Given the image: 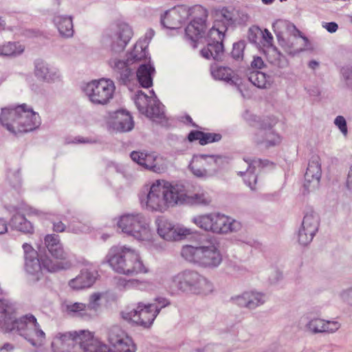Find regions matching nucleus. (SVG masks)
Segmentation results:
<instances>
[{
    "mask_svg": "<svg viewBox=\"0 0 352 352\" xmlns=\"http://www.w3.org/2000/svg\"><path fill=\"white\" fill-rule=\"evenodd\" d=\"M114 127L120 131L126 132L131 131L133 126V121L129 112L119 110L115 113Z\"/></svg>",
    "mask_w": 352,
    "mask_h": 352,
    "instance_id": "31",
    "label": "nucleus"
},
{
    "mask_svg": "<svg viewBox=\"0 0 352 352\" xmlns=\"http://www.w3.org/2000/svg\"><path fill=\"white\" fill-rule=\"evenodd\" d=\"M181 254L186 261L204 267H215L221 261V256L217 248L209 242L197 247L184 245Z\"/></svg>",
    "mask_w": 352,
    "mask_h": 352,
    "instance_id": "6",
    "label": "nucleus"
},
{
    "mask_svg": "<svg viewBox=\"0 0 352 352\" xmlns=\"http://www.w3.org/2000/svg\"><path fill=\"white\" fill-rule=\"evenodd\" d=\"M245 182H247V177H248L249 179L252 180V182H248V186L250 187L251 189H254V184H256V177L255 176L254 174L253 173H250L249 171H248L245 174Z\"/></svg>",
    "mask_w": 352,
    "mask_h": 352,
    "instance_id": "54",
    "label": "nucleus"
},
{
    "mask_svg": "<svg viewBox=\"0 0 352 352\" xmlns=\"http://www.w3.org/2000/svg\"><path fill=\"white\" fill-rule=\"evenodd\" d=\"M290 32L293 36V41L296 44L298 43L300 39H302L304 42V45H305L308 42V39L306 36L302 35V33L298 30L295 25H292L291 27Z\"/></svg>",
    "mask_w": 352,
    "mask_h": 352,
    "instance_id": "48",
    "label": "nucleus"
},
{
    "mask_svg": "<svg viewBox=\"0 0 352 352\" xmlns=\"http://www.w3.org/2000/svg\"><path fill=\"white\" fill-rule=\"evenodd\" d=\"M221 138L222 135L219 133H206L200 131H192L188 135L189 142L198 140L199 143L203 146L219 142Z\"/></svg>",
    "mask_w": 352,
    "mask_h": 352,
    "instance_id": "30",
    "label": "nucleus"
},
{
    "mask_svg": "<svg viewBox=\"0 0 352 352\" xmlns=\"http://www.w3.org/2000/svg\"><path fill=\"white\" fill-rule=\"evenodd\" d=\"M189 15H192L194 19L185 29L186 36L192 41L196 42L202 38L205 34L208 17V12L204 7L196 5L190 9Z\"/></svg>",
    "mask_w": 352,
    "mask_h": 352,
    "instance_id": "14",
    "label": "nucleus"
},
{
    "mask_svg": "<svg viewBox=\"0 0 352 352\" xmlns=\"http://www.w3.org/2000/svg\"><path fill=\"white\" fill-rule=\"evenodd\" d=\"M156 224L157 234L167 241H180L192 233L190 229L182 225H175L164 218L157 219Z\"/></svg>",
    "mask_w": 352,
    "mask_h": 352,
    "instance_id": "15",
    "label": "nucleus"
},
{
    "mask_svg": "<svg viewBox=\"0 0 352 352\" xmlns=\"http://www.w3.org/2000/svg\"><path fill=\"white\" fill-rule=\"evenodd\" d=\"M257 36L261 37L260 42L263 46L270 47L272 45L274 38L267 29H265L264 30H262L259 28L251 29L250 39L254 43H258Z\"/></svg>",
    "mask_w": 352,
    "mask_h": 352,
    "instance_id": "34",
    "label": "nucleus"
},
{
    "mask_svg": "<svg viewBox=\"0 0 352 352\" xmlns=\"http://www.w3.org/2000/svg\"><path fill=\"white\" fill-rule=\"evenodd\" d=\"M213 213L200 214L193 217L192 221L199 228L211 231Z\"/></svg>",
    "mask_w": 352,
    "mask_h": 352,
    "instance_id": "43",
    "label": "nucleus"
},
{
    "mask_svg": "<svg viewBox=\"0 0 352 352\" xmlns=\"http://www.w3.org/2000/svg\"><path fill=\"white\" fill-rule=\"evenodd\" d=\"M12 349V346L10 344H6L3 346V347L1 349V350H3V349L9 350V349Z\"/></svg>",
    "mask_w": 352,
    "mask_h": 352,
    "instance_id": "64",
    "label": "nucleus"
},
{
    "mask_svg": "<svg viewBox=\"0 0 352 352\" xmlns=\"http://www.w3.org/2000/svg\"><path fill=\"white\" fill-rule=\"evenodd\" d=\"M321 177V166L318 157H314L309 162L305 174L304 188L307 191H312L319 186Z\"/></svg>",
    "mask_w": 352,
    "mask_h": 352,
    "instance_id": "21",
    "label": "nucleus"
},
{
    "mask_svg": "<svg viewBox=\"0 0 352 352\" xmlns=\"http://www.w3.org/2000/svg\"><path fill=\"white\" fill-rule=\"evenodd\" d=\"M132 35V30L128 24L121 23L118 25L117 43L119 49L118 50H124L131 40Z\"/></svg>",
    "mask_w": 352,
    "mask_h": 352,
    "instance_id": "36",
    "label": "nucleus"
},
{
    "mask_svg": "<svg viewBox=\"0 0 352 352\" xmlns=\"http://www.w3.org/2000/svg\"><path fill=\"white\" fill-rule=\"evenodd\" d=\"M201 56L207 59L212 58L218 60L220 54L223 53V43L217 42H208L206 47L200 52Z\"/></svg>",
    "mask_w": 352,
    "mask_h": 352,
    "instance_id": "38",
    "label": "nucleus"
},
{
    "mask_svg": "<svg viewBox=\"0 0 352 352\" xmlns=\"http://www.w3.org/2000/svg\"><path fill=\"white\" fill-rule=\"evenodd\" d=\"M179 186L164 180H157L150 187L145 199L147 210L163 212L179 204Z\"/></svg>",
    "mask_w": 352,
    "mask_h": 352,
    "instance_id": "4",
    "label": "nucleus"
},
{
    "mask_svg": "<svg viewBox=\"0 0 352 352\" xmlns=\"http://www.w3.org/2000/svg\"><path fill=\"white\" fill-rule=\"evenodd\" d=\"M251 66L252 68L258 69H262L264 66V62L263 59L259 56L254 57L253 60L252 61Z\"/></svg>",
    "mask_w": 352,
    "mask_h": 352,
    "instance_id": "51",
    "label": "nucleus"
},
{
    "mask_svg": "<svg viewBox=\"0 0 352 352\" xmlns=\"http://www.w3.org/2000/svg\"><path fill=\"white\" fill-rule=\"evenodd\" d=\"M233 300L239 307L253 309L262 305L265 300V296L261 293L244 292L241 296L234 298Z\"/></svg>",
    "mask_w": 352,
    "mask_h": 352,
    "instance_id": "27",
    "label": "nucleus"
},
{
    "mask_svg": "<svg viewBox=\"0 0 352 352\" xmlns=\"http://www.w3.org/2000/svg\"><path fill=\"white\" fill-rule=\"evenodd\" d=\"M105 337L114 352H135L132 339L120 326L113 325L105 331Z\"/></svg>",
    "mask_w": 352,
    "mask_h": 352,
    "instance_id": "12",
    "label": "nucleus"
},
{
    "mask_svg": "<svg viewBox=\"0 0 352 352\" xmlns=\"http://www.w3.org/2000/svg\"><path fill=\"white\" fill-rule=\"evenodd\" d=\"M54 22L62 36L69 37L73 35V23L70 17L57 16L54 18Z\"/></svg>",
    "mask_w": 352,
    "mask_h": 352,
    "instance_id": "37",
    "label": "nucleus"
},
{
    "mask_svg": "<svg viewBox=\"0 0 352 352\" xmlns=\"http://www.w3.org/2000/svg\"><path fill=\"white\" fill-rule=\"evenodd\" d=\"M0 124L8 132L19 135L31 132L41 124V117L26 104L1 109Z\"/></svg>",
    "mask_w": 352,
    "mask_h": 352,
    "instance_id": "2",
    "label": "nucleus"
},
{
    "mask_svg": "<svg viewBox=\"0 0 352 352\" xmlns=\"http://www.w3.org/2000/svg\"><path fill=\"white\" fill-rule=\"evenodd\" d=\"M236 16L235 10L233 8H223L215 10L214 12V21L219 22L221 24H226V27L234 21Z\"/></svg>",
    "mask_w": 352,
    "mask_h": 352,
    "instance_id": "39",
    "label": "nucleus"
},
{
    "mask_svg": "<svg viewBox=\"0 0 352 352\" xmlns=\"http://www.w3.org/2000/svg\"><path fill=\"white\" fill-rule=\"evenodd\" d=\"M232 55L235 58H239L243 56V51L241 50L239 44L234 45Z\"/></svg>",
    "mask_w": 352,
    "mask_h": 352,
    "instance_id": "55",
    "label": "nucleus"
},
{
    "mask_svg": "<svg viewBox=\"0 0 352 352\" xmlns=\"http://www.w3.org/2000/svg\"><path fill=\"white\" fill-rule=\"evenodd\" d=\"M74 345H78L82 352H108V346L95 337L94 332L89 330L70 331Z\"/></svg>",
    "mask_w": 352,
    "mask_h": 352,
    "instance_id": "13",
    "label": "nucleus"
},
{
    "mask_svg": "<svg viewBox=\"0 0 352 352\" xmlns=\"http://www.w3.org/2000/svg\"><path fill=\"white\" fill-rule=\"evenodd\" d=\"M322 26L330 33L336 32L338 28V24L335 22L324 23Z\"/></svg>",
    "mask_w": 352,
    "mask_h": 352,
    "instance_id": "53",
    "label": "nucleus"
},
{
    "mask_svg": "<svg viewBox=\"0 0 352 352\" xmlns=\"http://www.w3.org/2000/svg\"><path fill=\"white\" fill-rule=\"evenodd\" d=\"M52 352H80L75 349L70 331L57 333L52 342Z\"/></svg>",
    "mask_w": 352,
    "mask_h": 352,
    "instance_id": "24",
    "label": "nucleus"
},
{
    "mask_svg": "<svg viewBox=\"0 0 352 352\" xmlns=\"http://www.w3.org/2000/svg\"><path fill=\"white\" fill-rule=\"evenodd\" d=\"M23 249L25 252V270L32 276L30 281L33 283L38 281L43 276L41 258H36L37 252L30 244L24 243Z\"/></svg>",
    "mask_w": 352,
    "mask_h": 352,
    "instance_id": "18",
    "label": "nucleus"
},
{
    "mask_svg": "<svg viewBox=\"0 0 352 352\" xmlns=\"http://www.w3.org/2000/svg\"><path fill=\"white\" fill-rule=\"evenodd\" d=\"M34 73L38 78L44 80L50 81L54 79L55 73H52L42 60L36 61Z\"/></svg>",
    "mask_w": 352,
    "mask_h": 352,
    "instance_id": "42",
    "label": "nucleus"
},
{
    "mask_svg": "<svg viewBox=\"0 0 352 352\" xmlns=\"http://www.w3.org/2000/svg\"><path fill=\"white\" fill-rule=\"evenodd\" d=\"M155 72L154 67L150 64H143L137 71V77L142 87L148 88L153 85L152 75Z\"/></svg>",
    "mask_w": 352,
    "mask_h": 352,
    "instance_id": "32",
    "label": "nucleus"
},
{
    "mask_svg": "<svg viewBox=\"0 0 352 352\" xmlns=\"http://www.w3.org/2000/svg\"><path fill=\"white\" fill-rule=\"evenodd\" d=\"M53 230L56 232H63L66 230V226L61 221H54Z\"/></svg>",
    "mask_w": 352,
    "mask_h": 352,
    "instance_id": "52",
    "label": "nucleus"
},
{
    "mask_svg": "<svg viewBox=\"0 0 352 352\" xmlns=\"http://www.w3.org/2000/svg\"><path fill=\"white\" fill-rule=\"evenodd\" d=\"M248 79L258 88H266L270 84V77L258 70L250 72Z\"/></svg>",
    "mask_w": 352,
    "mask_h": 352,
    "instance_id": "40",
    "label": "nucleus"
},
{
    "mask_svg": "<svg viewBox=\"0 0 352 352\" xmlns=\"http://www.w3.org/2000/svg\"><path fill=\"white\" fill-rule=\"evenodd\" d=\"M64 311L71 316L80 317L85 319L93 318L87 309V304L79 302H68L64 305Z\"/></svg>",
    "mask_w": 352,
    "mask_h": 352,
    "instance_id": "29",
    "label": "nucleus"
},
{
    "mask_svg": "<svg viewBox=\"0 0 352 352\" xmlns=\"http://www.w3.org/2000/svg\"><path fill=\"white\" fill-rule=\"evenodd\" d=\"M342 74L345 79L352 80V67L351 68H349V67L342 68Z\"/></svg>",
    "mask_w": 352,
    "mask_h": 352,
    "instance_id": "56",
    "label": "nucleus"
},
{
    "mask_svg": "<svg viewBox=\"0 0 352 352\" xmlns=\"http://www.w3.org/2000/svg\"><path fill=\"white\" fill-rule=\"evenodd\" d=\"M309 66L311 69H316L318 66V63L315 60H311L309 63Z\"/></svg>",
    "mask_w": 352,
    "mask_h": 352,
    "instance_id": "60",
    "label": "nucleus"
},
{
    "mask_svg": "<svg viewBox=\"0 0 352 352\" xmlns=\"http://www.w3.org/2000/svg\"><path fill=\"white\" fill-rule=\"evenodd\" d=\"M45 246L50 254L56 259V261L45 256L41 258V268L50 272H55L71 267V262L67 259V254L60 242L58 236L47 234L44 239Z\"/></svg>",
    "mask_w": 352,
    "mask_h": 352,
    "instance_id": "8",
    "label": "nucleus"
},
{
    "mask_svg": "<svg viewBox=\"0 0 352 352\" xmlns=\"http://www.w3.org/2000/svg\"><path fill=\"white\" fill-rule=\"evenodd\" d=\"M0 328L6 332H17L35 346L45 342V333L34 316L29 314L16 319L13 306L3 300H0Z\"/></svg>",
    "mask_w": 352,
    "mask_h": 352,
    "instance_id": "1",
    "label": "nucleus"
},
{
    "mask_svg": "<svg viewBox=\"0 0 352 352\" xmlns=\"http://www.w3.org/2000/svg\"><path fill=\"white\" fill-rule=\"evenodd\" d=\"M159 309L155 304L143 305L139 304L136 309L126 308L121 312L123 319L132 321L143 327H149L155 320Z\"/></svg>",
    "mask_w": 352,
    "mask_h": 352,
    "instance_id": "11",
    "label": "nucleus"
},
{
    "mask_svg": "<svg viewBox=\"0 0 352 352\" xmlns=\"http://www.w3.org/2000/svg\"><path fill=\"white\" fill-rule=\"evenodd\" d=\"M6 27L5 21L0 17V31L4 30Z\"/></svg>",
    "mask_w": 352,
    "mask_h": 352,
    "instance_id": "62",
    "label": "nucleus"
},
{
    "mask_svg": "<svg viewBox=\"0 0 352 352\" xmlns=\"http://www.w3.org/2000/svg\"><path fill=\"white\" fill-rule=\"evenodd\" d=\"M173 291L206 294L212 291V285L198 273L184 271L175 275L169 283Z\"/></svg>",
    "mask_w": 352,
    "mask_h": 352,
    "instance_id": "5",
    "label": "nucleus"
},
{
    "mask_svg": "<svg viewBox=\"0 0 352 352\" xmlns=\"http://www.w3.org/2000/svg\"><path fill=\"white\" fill-rule=\"evenodd\" d=\"M289 53H297V52H301L302 50H303V46L302 45H300L299 47H294V43H292V46L291 47H289Z\"/></svg>",
    "mask_w": 352,
    "mask_h": 352,
    "instance_id": "59",
    "label": "nucleus"
},
{
    "mask_svg": "<svg viewBox=\"0 0 352 352\" xmlns=\"http://www.w3.org/2000/svg\"><path fill=\"white\" fill-rule=\"evenodd\" d=\"M223 162V157L219 155H197L193 156L189 168L197 177H204L208 175V170H214Z\"/></svg>",
    "mask_w": 352,
    "mask_h": 352,
    "instance_id": "16",
    "label": "nucleus"
},
{
    "mask_svg": "<svg viewBox=\"0 0 352 352\" xmlns=\"http://www.w3.org/2000/svg\"><path fill=\"white\" fill-rule=\"evenodd\" d=\"M96 281V277L87 270H82L80 274L68 282L69 288L74 291L85 289L91 287Z\"/></svg>",
    "mask_w": 352,
    "mask_h": 352,
    "instance_id": "26",
    "label": "nucleus"
},
{
    "mask_svg": "<svg viewBox=\"0 0 352 352\" xmlns=\"http://www.w3.org/2000/svg\"><path fill=\"white\" fill-rule=\"evenodd\" d=\"M347 296H348V302H349V303L352 305V289H350L347 292Z\"/></svg>",
    "mask_w": 352,
    "mask_h": 352,
    "instance_id": "61",
    "label": "nucleus"
},
{
    "mask_svg": "<svg viewBox=\"0 0 352 352\" xmlns=\"http://www.w3.org/2000/svg\"><path fill=\"white\" fill-rule=\"evenodd\" d=\"M25 50V46L19 42H6L0 44V56H16Z\"/></svg>",
    "mask_w": 352,
    "mask_h": 352,
    "instance_id": "33",
    "label": "nucleus"
},
{
    "mask_svg": "<svg viewBox=\"0 0 352 352\" xmlns=\"http://www.w3.org/2000/svg\"><path fill=\"white\" fill-rule=\"evenodd\" d=\"M314 235L301 228L298 232V241L300 244L305 245L312 240Z\"/></svg>",
    "mask_w": 352,
    "mask_h": 352,
    "instance_id": "47",
    "label": "nucleus"
},
{
    "mask_svg": "<svg viewBox=\"0 0 352 352\" xmlns=\"http://www.w3.org/2000/svg\"><path fill=\"white\" fill-rule=\"evenodd\" d=\"M211 232L214 233H228L236 232L241 228V223L228 216L213 213Z\"/></svg>",
    "mask_w": 352,
    "mask_h": 352,
    "instance_id": "20",
    "label": "nucleus"
},
{
    "mask_svg": "<svg viewBox=\"0 0 352 352\" xmlns=\"http://www.w3.org/2000/svg\"><path fill=\"white\" fill-rule=\"evenodd\" d=\"M135 104L139 111L149 118H160L162 115L160 104L142 91H138L135 94Z\"/></svg>",
    "mask_w": 352,
    "mask_h": 352,
    "instance_id": "17",
    "label": "nucleus"
},
{
    "mask_svg": "<svg viewBox=\"0 0 352 352\" xmlns=\"http://www.w3.org/2000/svg\"><path fill=\"white\" fill-rule=\"evenodd\" d=\"M318 228V219L316 215L307 214L303 219L302 228L315 234Z\"/></svg>",
    "mask_w": 352,
    "mask_h": 352,
    "instance_id": "44",
    "label": "nucleus"
},
{
    "mask_svg": "<svg viewBox=\"0 0 352 352\" xmlns=\"http://www.w3.org/2000/svg\"><path fill=\"white\" fill-rule=\"evenodd\" d=\"M325 332L333 333L340 328V324L336 321L325 320Z\"/></svg>",
    "mask_w": 352,
    "mask_h": 352,
    "instance_id": "50",
    "label": "nucleus"
},
{
    "mask_svg": "<svg viewBox=\"0 0 352 352\" xmlns=\"http://www.w3.org/2000/svg\"><path fill=\"white\" fill-rule=\"evenodd\" d=\"M334 124L339 128L340 131L344 135H347V126L345 118L342 116H338L334 120Z\"/></svg>",
    "mask_w": 352,
    "mask_h": 352,
    "instance_id": "49",
    "label": "nucleus"
},
{
    "mask_svg": "<svg viewBox=\"0 0 352 352\" xmlns=\"http://www.w3.org/2000/svg\"><path fill=\"white\" fill-rule=\"evenodd\" d=\"M131 157L137 164L155 173H160L164 170V167L156 162L157 156L154 153L133 151Z\"/></svg>",
    "mask_w": 352,
    "mask_h": 352,
    "instance_id": "23",
    "label": "nucleus"
},
{
    "mask_svg": "<svg viewBox=\"0 0 352 352\" xmlns=\"http://www.w3.org/2000/svg\"><path fill=\"white\" fill-rule=\"evenodd\" d=\"M277 120L274 118H267L262 120H252L250 122V125L255 130L252 138L253 142L264 148H270L279 145L282 139L278 133L272 130Z\"/></svg>",
    "mask_w": 352,
    "mask_h": 352,
    "instance_id": "9",
    "label": "nucleus"
},
{
    "mask_svg": "<svg viewBox=\"0 0 352 352\" xmlns=\"http://www.w3.org/2000/svg\"><path fill=\"white\" fill-rule=\"evenodd\" d=\"M227 30L226 24L214 21L213 26L207 34V41L222 43Z\"/></svg>",
    "mask_w": 352,
    "mask_h": 352,
    "instance_id": "35",
    "label": "nucleus"
},
{
    "mask_svg": "<svg viewBox=\"0 0 352 352\" xmlns=\"http://www.w3.org/2000/svg\"><path fill=\"white\" fill-rule=\"evenodd\" d=\"M325 320L316 318L309 322L308 328L314 333H322L325 332Z\"/></svg>",
    "mask_w": 352,
    "mask_h": 352,
    "instance_id": "46",
    "label": "nucleus"
},
{
    "mask_svg": "<svg viewBox=\"0 0 352 352\" xmlns=\"http://www.w3.org/2000/svg\"><path fill=\"white\" fill-rule=\"evenodd\" d=\"M212 202V197L207 190L200 188L195 192L188 195L179 186V204H186L192 206H208Z\"/></svg>",
    "mask_w": 352,
    "mask_h": 352,
    "instance_id": "19",
    "label": "nucleus"
},
{
    "mask_svg": "<svg viewBox=\"0 0 352 352\" xmlns=\"http://www.w3.org/2000/svg\"><path fill=\"white\" fill-rule=\"evenodd\" d=\"M137 46L135 47L133 52L131 54V58H128L126 61L118 60L117 58L111 59L110 60V65L115 69H117L119 72H129V66L134 62L141 60L144 57L146 56V50L141 49V54H137L138 52Z\"/></svg>",
    "mask_w": 352,
    "mask_h": 352,
    "instance_id": "28",
    "label": "nucleus"
},
{
    "mask_svg": "<svg viewBox=\"0 0 352 352\" xmlns=\"http://www.w3.org/2000/svg\"><path fill=\"white\" fill-rule=\"evenodd\" d=\"M210 72L214 78L225 81L232 80L234 74L233 71L230 68L217 65H212Z\"/></svg>",
    "mask_w": 352,
    "mask_h": 352,
    "instance_id": "41",
    "label": "nucleus"
},
{
    "mask_svg": "<svg viewBox=\"0 0 352 352\" xmlns=\"http://www.w3.org/2000/svg\"><path fill=\"white\" fill-rule=\"evenodd\" d=\"M37 214V212L32 210H27L25 213L17 212L12 217L11 223L16 230L25 233H32L34 226L27 217L31 219Z\"/></svg>",
    "mask_w": 352,
    "mask_h": 352,
    "instance_id": "25",
    "label": "nucleus"
},
{
    "mask_svg": "<svg viewBox=\"0 0 352 352\" xmlns=\"http://www.w3.org/2000/svg\"><path fill=\"white\" fill-rule=\"evenodd\" d=\"M8 231V226L5 220L0 218V234H3Z\"/></svg>",
    "mask_w": 352,
    "mask_h": 352,
    "instance_id": "57",
    "label": "nucleus"
},
{
    "mask_svg": "<svg viewBox=\"0 0 352 352\" xmlns=\"http://www.w3.org/2000/svg\"><path fill=\"white\" fill-rule=\"evenodd\" d=\"M107 261L111 268L120 274L132 276L148 272L140 252L127 245L111 248Z\"/></svg>",
    "mask_w": 352,
    "mask_h": 352,
    "instance_id": "3",
    "label": "nucleus"
},
{
    "mask_svg": "<svg viewBox=\"0 0 352 352\" xmlns=\"http://www.w3.org/2000/svg\"><path fill=\"white\" fill-rule=\"evenodd\" d=\"M190 11V9H187L184 6L174 8L166 12L164 17L162 19V23L168 29L179 28L182 22L189 16Z\"/></svg>",
    "mask_w": 352,
    "mask_h": 352,
    "instance_id": "22",
    "label": "nucleus"
},
{
    "mask_svg": "<svg viewBox=\"0 0 352 352\" xmlns=\"http://www.w3.org/2000/svg\"><path fill=\"white\" fill-rule=\"evenodd\" d=\"M11 178L14 179L16 182H20L21 180V173L20 170H17L12 173L10 175Z\"/></svg>",
    "mask_w": 352,
    "mask_h": 352,
    "instance_id": "58",
    "label": "nucleus"
},
{
    "mask_svg": "<svg viewBox=\"0 0 352 352\" xmlns=\"http://www.w3.org/2000/svg\"><path fill=\"white\" fill-rule=\"evenodd\" d=\"M102 294L99 292L93 293L89 298V302L87 304L88 311L93 314V317L96 316L100 307V300Z\"/></svg>",
    "mask_w": 352,
    "mask_h": 352,
    "instance_id": "45",
    "label": "nucleus"
},
{
    "mask_svg": "<svg viewBox=\"0 0 352 352\" xmlns=\"http://www.w3.org/2000/svg\"><path fill=\"white\" fill-rule=\"evenodd\" d=\"M115 90L116 86L111 80L101 78L89 82L85 91L91 103L105 105L113 99Z\"/></svg>",
    "mask_w": 352,
    "mask_h": 352,
    "instance_id": "10",
    "label": "nucleus"
},
{
    "mask_svg": "<svg viewBox=\"0 0 352 352\" xmlns=\"http://www.w3.org/2000/svg\"><path fill=\"white\" fill-rule=\"evenodd\" d=\"M118 226L124 233L132 236L138 241H149L153 238L149 223L141 213L126 214L121 216Z\"/></svg>",
    "mask_w": 352,
    "mask_h": 352,
    "instance_id": "7",
    "label": "nucleus"
},
{
    "mask_svg": "<svg viewBox=\"0 0 352 352\" xmlns=\"http://www.w3.org/2000/svg\"><path fill=\"white\" fill-rule=\"evenodd\" d=\"M352 182V167H351V170L349 171V175H348V180H347V183L349 184L350 183Z\"/></svg>",
    "mask_w": 352,
    "mask_h": 352,
    "instance_id": "63",
    "label": "nucleus"
}]
</instances>
